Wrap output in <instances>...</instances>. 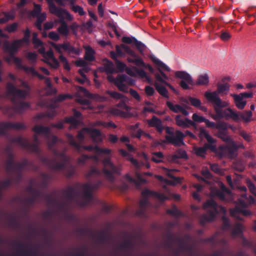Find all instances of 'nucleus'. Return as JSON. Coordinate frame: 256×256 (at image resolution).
I'll return each instance as SVG.
<instances>
[{
  "mask_svg": "<svg viewBox=\"0 0 256 256\" xmlns=\"http://www.w3.org/2000/svg\"><path fill=\"white\" fill-rule=\"evenodd\" d=\"M6 94L14 104V110L16 113H22L24 110L29 108L30 104L27 102H20L18 100H24L28 96V91L17 88L14 84L8 82L6 85Z\"/></svg>",
  "mask_w": 256,
  "mask_h": 256,
  "instance_id": "f257e3e1",
  "label": "nucleus"
},
{
  "mask_svg": "<svg viewBox=\"0 0 256 256\" xmlns=\"http://www.w3.org/2000/svg\"><path fill=\"white\" fill-rule=\"evenodd\" d=\"M85 134H89L92 141L96 144H99L102 141L101 132L99 130L96 128H84L80 130L76 136L79 142H78L76 141L72 135L70 134H68V140L70 144L74 147L78 152H80L82 150L80 143L84 140Z\"/></svg>",
  "mask_w": 256,
  "mask_h": 256,
  "instance_id": "f03ea898",
  "label": "nucleus"
},
{
  "mask_svg": "<svg viewBox=\"0 0 256 256\" xmlns=\"http://www.w3.org/2000/svg\"><path fill=\"white\" fill-rule=\"evenodd\" d=\"M202 208L206 210L207 213L202 214L200 218V222L202 226H204L207 222L214 221L219 213L226 212L224 207L218 204L212 198L206 200L203 204Z\"/></svg>",
  "mask_w": 256,
  "mask_h": 256,
  "instance_id": "7ed1b4c3",
  "label": "nucleus"
},
{
  "mask_svg": "<svg viewBox=\"0 0 256 256\" xmlns=\"http://www.w3.org/2000/svg\"><path fill=\"white\" fill-rule=\"evenodd\" d=\"M175 76L182 80L180 85L184 90L190 89V86H207L209 83V76L208 74L200 75L196 82L194 81L191 76L185 71H177L175 72Z\"/></svg>",
  "mask_w": 256,
  "mask_h": 256,
  "instance_id": "20e7f679",
  "label": "nucleus"
},
{
  "mask_svg": "<svg viewBox=\"0 0 256 256\" xmlns=\"http://www.w3.org/2000/svg\"><path fill=\"white\" fill-rule=\"evenodd\" d=\"M32 162H29L26 158L19 162H15L14 160L8 159L6 164V170L8 174L14 175V180L18 183L22 178V170H28V167L32 166Z\"/></svg>",
  "mask_w": 256,
  "mask_h": 256,
  "instance_id": "39448f33",
  "label": "nucleus"
},
{
  "mask_svg": "<svg viewBox=\"0 0 256 256\" xmlns=\"http://www.w3.org/2000/svg\"><path fill=\"white\" fill-rule=\"evenodd\" d=\"M54 153L56 158L52 159L40 156L41 162L52 170H59L64 169L68 160V157L64 152H60L56 150H54Z\"/></svg>",
  "mask_w": 256,
  "mask_h": 256,
  "instance_id": "423d86ee",
  "label": "nucleus"
},
{
  "mask_svg": "<svg viewBox=\"0 0 256 256\" xmlns=\"http://www.w3.org/2000/svg\"><path fill=\"white\" fill-rule=\"evenodd\" d=\"M143 198L140 202V208L136 212V214L142 218H147V214L146 212V208L150 206V202L148 200V196H152L161 202L168 200V197L162 193L156 192L146 190L142 192Z\"/></svg>",
  "mask_w": 256,
  "mask_h": 256,
  "instance_id": "0eeeda50",
  "label": "nucleus"
},
{
  "mask_svg": "<svg viewBox=\"0 0 256 256\" xmlns=\"http://www.w3.org/2000/svg\"><path fill=\"white\" fill-rule=\"evenodd\" d=\"M103 165L102 172L109 181L113 182L116 175L120 174L121 168L120 165L114 164L110 156L104 158L102 161Z\"/></svg>",
  "mask_w": 256,
  "mask_h": 256,
  "instance_id": "6e6552de",
  "label": "nucleus"
},
{
  "mask_svg": "<svg viewBox=\"0 0 256 256\" xmlns=\"http://www.w3.org/2000/svg\"><path fill=\"white\" fill-rule=\"evenodd\" d=\"M10 141L12 142L18 144L22 148L28 150L40 155V149L38 146L40 140L38 136L36 135L34 136V144H30L28 139L23 138L20 136L12 138Z\"/></svg>",
  "mask_w": 256,
  "mask_h": 256,
  "instance_id": "1a4fd4ad",
  "label": "nucleus"
},
{
  "mask_svg": "<svg viewBox=\"0 0 256 256\" xmlns=\"http://www.w3.org/2000/svg\"><path fill=\"white\" fill-rule=\"evenodd\" d=\"M78 185V184H76L75 188L70 186L64 191V194L66 200V202L58 201L56 204L60 210H65L66 206L69 205L70 202L76 201L80 195Z\"/></svg>",
  "mask_w": 256,
  "mask_h": 256,
  "instance_id": "9d476101",
  "label": "nucleus"
},
{
  "mask_svg": "<svg viewBox=\"0 0 256 256\" xmlns=\"http://www.w3.org/2000/svg\"><path fill=\"white\" fill-rule=\"evenodd\" d=\"M102 184V182L100 180H98L96 183L90 184L86 183L82 185L83 189V196L84 200L78 202V204L84 207L91 203L93 199L92 190L98 189Z\"/></svg>",
  "mask_w": 256,
  "mask_h": 256,
  "instance_id": "9b49d317",
  "label": "nucleus"
},
{
  "mask_svg": "<svg viewBox=\"0 0 256 256\" xmlns=\"http://www.w3.org/2000/svg\"><path fill=\"white\" fill-rule=\"evenodd\" d=\"M122 48L130 56L127 58L128 61L130 63L134 64L138 66H142L148 68L149 71L152 73H154V68L150 65H146L142 58L138 56L131 48L125 44L122 45Z\"/></svg>",
  "mask_w": 256,
  "mask_h": 256,
  "instance_id": "f8f14e48",
  "label": "nucleus"
},
{
  "mask_svg": "<svg viewBox=\"0 0 256 256\" xmlns=\"http://www.w3.org/2000/svg\"><path fill=\"white\" fill-rule=\"evenodd\" d=\"M216 114L212 116V118L216 120L224 118L226 120L232 119L236 122H238L240 120V115L233 110L231 108H228L224 110H220L214 106H213Z\"/></svg>",
  "mask_w": 256,
  "mask_h": 256,
  "instance_id": "ddd939ff",
  "label": "nucleus"
},
{
  "mask_svg": "<svg viewBox=\"0 0 256 256\" xmlns=\"http://www.w3.org/2000/svg\"><path fill=\"white\" fill-rule=\"evenodd\" d=\"M166 132L169 135H166L165 138L166 142L168 144H171L175 146H180L184 145V135L182 132L176 130V136L174 132L172 131L170 128L168 126H164Z\"/></svg>",
  "mask_w": 256,
  "mask_h": 256,
  "instance_id": "4468645a",
  "label": "nucleus"
},
{
  "mask_svg": "<svg viewBox=\"0 0 256 256\" xmlns=\"http://www.w3.org/2000/svg\"><path fill=\"white\" fill-rule=\"evenodd\" d=\"M50 44L60 54H62V50L68 54H75L76 55L80 54L81 52L80 49L75 48L67 40L64 41L62 44H57L54 42H50Z\"/></svg>",
  "mask_w": 256,
  "mask_h": 256,
  "instance_id": "2eb2a0df",
  "label": "nucleus"
},
{
  "mask_svg": "<svg viewBox=\"0 0 256 256\" xmlns=\"http://www.w3.org/2000/svg\"><path fill=\"white\" fill-rule=\"evenodd\" d=\"M238 150V146L234 142L230 146H221L217 148L215 153L220 158L228 157L234 158L236 156V152Z\"/></svg>",
  "mask_w": 256,
  "mask_h": 256,
  "instance_id": "dca6fc26",
  "label": "nucleus"
},
{
  "mask_svg": "<svg viewBox=\"0 0 256 256\" xmlns=\"http://www.w3.org/2000/svg\"><path fill=\"white\" fill-rule=\"evenodd\" d=\"M204 96L208 103L211 104L220 110L222 108L228 106V103L222 100L219 96H216L214 92H205Z\"/></svg>",
  "mask_w": 256,
  "mask_h": 256,
  "instance_id": "f3484780",
  "label": "nucleus"
},
{
  "mask_svg": "<svg viewBox=\"0 0 256 256\" xmlns=\"http://www.w3.org/2000/svg\"><path fill=\"white\" fill-rule=\"evenodd\" d=\"M194 150L197 156L205 158L208 150L215 152L217 151V147L216 144L207 142L205 143L203 146L195 147Z\"/></svg>",
  "mask_w": 256,
  "mask_h": 256,
  "instance_id": "a211bd4d",
  "label": "nucleus"
},
{
  "mask_svg": "<svg viewBox=\"0 0 256 256\" xmlns=\"http://www.w3.org/2000/svg\"><path fill=\"white\" fill-rule=\"evenodd\" d=\"M28 190L32 194V196L24 200V202L27 206H32L39 198H43L44 194L41 190L34 189L32 186H30L28 188Z\"/></svg>",
  "mask_w": 256,
  "mask_h": 256,
  "instance_id": "6ab92c4d",
  "label": "nucleus"
},
{
  "mask_svg": "<svg viewBox=\"0 0 256 256\" xmlns=\"http://www.w3.org/2000/svg\"><path fill=\"white\" fill-rule=\"evenodd\" d=\"M61 17H58L60 18V26H59L57 29L58 32L62 36H68L70 33L69 28L68 27V25L67 23L65 22L64 19L67 20H68L71 21L72 20L73 18L72 16L70 14V19H69L67 18L66 14L65 12H62Z\"/></svg>",
  "mask_w": 256,
  "mask_h": 256,
  "instance_id": "aec40b11",
  "label": "nucleus"
},
{
  "mask_svg": "<svg viewBox=\"0 0 256 256\" xmlns=\"http://www.w3.org/2000/svg\"><path fill=\"white\" fill-rule=\"evenodd\" d=\"M26 126L22 123L0 122V134L6 135V130L10 129L22 130L26 129Z\"/></svg>",
  "mask_w": 256,
  "mask_h": 256,
  "instance_id": "412c9836",
  "label": "nucleus"
},
{
  "mask_svg": "<svg viewBox=\"0 0 256 256\" xmlns=\"http://www.w3.org/2000/svg\"><path fill=\"white\" fill-rule=\"evenodd\" d=\"M122 42L126 44H133L141 54H144L146 46L141 42L138 40L134 37L123 36Z\"/></svg>",
  "mask_w": 256,
  "mask_h": 256,
  "instance_id": "4be33fe9",
  "label": "nucleus"
},
{
  "mask_svg": "<svg viewBox=\"0 0 256 256\" xmlns=\"http://www.w3.org/2000/svg\"><path fill=\"white\" fill-rule=\"evenodd\" d=\"M133 80L125 74L118 76L116 78V85L118 90L123 92H127L128 87L124 84V82H131Z\"/></svg>",
  "mask_w": 256,
  "mask_h": 256,
  "instance_id": "5701e85b",
  "label": "nucleus"
},
{
  "mask_svg": "<svg viewBox=\"0 0 256 256\" xmlns=\"http://www.w3.org/2000/svg\"><path fill=\"white\" fill-rule=\"evenodd\" d=\"M230 214L237 220H242V218L239 216L240 214H242L244 216H248L252 214V212L246 208H240L239 206H236L234 208L230 210Z\"/></svg>",
  "mask_w": 256,
  "mask_h": 256,
  "instance_id": "b1692460",
  "label": "nucleus"
},
{
  "mask_svg": "<svg viewBox=\"0 0 256 256\" xmlns=\"http://www.w3.org/2000/svg\"><path fill=\"white\" fill-rule=\"evenodd\" d=\"M147 123L150 127L154 128L160 134H162L164 128L162 120L155 116H154L151 119L148 120Z\"/></svg>",
  "mask_w": 256,
  "mask_h": 256,
  "instance_id": "393cba45",
  "label": "nucleus"
},
{
  "mask_svg": "<svg viewBox=\"0 0 256 256\" xmlns=\"http://www.w3.org/2000/svg\"><path fill=\"white\" fill-rule=\"evenodd\" d=\"M176 123L177 126L182 128H188L190 126L195 127L196 124L188 118L182 119L180 115H177L175 118Z\"/></svg>",
  "mask_w": 256,
  "mask_h": 256,
  "instance_id": "a878e982",
  "label": "nucleus"
},
{
  "mask_svg": "<svg viewBox=\"0 0 256 256\" xmlns=\"http://www.w3.org/2000/svg\"><path fill=\"white\" fill-rule=\"evenodd\" d=\"M216 87L217 88L216 90L214 92L207 91L206 92H214L216 96H225L230 91V84L227 82H218L216 85Z\"/></svg>",
  "mask_w": 256,
  "mask_h": 256,
  "instance_id": "bb28decb",
  "label": "nucleus"
},
{
  "mask_svg": "<svg viewBox=\"0 0 256 256\" xmlns=\"http://www.w3.org/2000/svg\"><path fill=\"white\" fill-rule=\"evenodd\" d=\"M22 45L20 42H16V40H14L11 44L8 43L4 46L6 51L8 52L11 54V56H14L18 51L19 48Z\"/></svg>",
  "mask_w": 256,
  "mask_h": 256,
  "instance_id": "cd10ccee",
  "label": "nucleus"
},
{
  "mask_svg": "<svg viewBox=\"0 0 256 256\" xmlns=\"http://www.w3.org/2000/svg\"><path fill=\"white\" fill-rule=\"evenodd\" d=\"M230 96L234 98L236 106L239 110H242L244 108L246 102L244 98L237 94H230Z\"/></svg>",
  "mask_w": 256,
  "mask_h": 256,
  "instance_id": "c85d7f7f",
  "label": "nucleus"
},
{
  "mask_svg": "<svg viewBox=\"0 0 256 256\" xmlns=\"http://www.w3.org/2000/svg\"><path fill=\"white\" fill-rule=\"evenodd\" d=\"M32 130L36 134H42L46 137H48L50 130L48 126H44L42 125H36L33 128Z\"/></svg>",
  "mask_w": 256,
  "mask_h": 256,
  "instance_id": "c756f323",
  "label": "nucleus"
},
{
  "mask_svg": "<svg viewBox=\"0 0 256 256\" xmlns=\"http://www.w3.org/2000/svg\"><path fill=\"white\" fill-rule=\"evenodd\" d=\"M86 52L84 58L88 62H93L95 60V52L90 46L84 47Z\"/></svg>",
  "mask_w": 256,
  "mask_h": 256,
  "instance_id": "7c9ffc66",
  "label": "nucleus"
},
{
  "mask_svg": "<svg viewBox=\"0 0 256 256\" xmlns=\"http://www.w3.org/2000/svg\"><path fill=\"white\" fill-rule=\"evenodd\" d=\"M156 91L164 98H168L169 96L168 94V90L163 86L160 84L155 82L154 84Z\"/></svg>",
  "mask_w": 256,
  "mask_h": 256,
  "instance_id": "2f4dec72",
  "label": "nucleus"
},
{
  "mask_svg": "<svg viewBox=\"0 0 256 256\" xmlns=\"http://www.w3.org/2000/svg\"><path fill=\"white\" fill-rule=\"evenodd\" d=\"M200 136H204L206 138L208 142L216 144V140L213 138L208 132L204 128H200Z\"/></svg>",
  "mask_w": 256,
  "mask_h": 256,
  "instance_id": "473e14b6",
  "label": "nucleus"
},
{
  "mask_svg": "<svg viewBox=\"0 0 256 256\" xmlns=\"http://www.w3.org/2000/svg\"><path fill=\"white\" fill-rule=\"evenodd\" d=\"M240 115V120L238 121H240L241 120H242L244 122H250L252 119V113L251 110H246L244 112H236Z\"/></svg>",
  "mask_w": 256,
  "mask_h": 256,
  "instance_id": "72a5a7b5",
  "label": "nucleus"
},
{
  "mask_svg": "<svg viewBox=\"0 0 256 256\" xmlns=\"http://www.w3.org/2000/svg\"><path fill=\"white\" fill-rule=\"evenodd\" d=\"M178 158L188 159L186 152L182 149L177 150L176 152V154L172 156V159L174 160Z\"/></svg>",
  "mask_w": 256,
  "mask_h": 256,
  "instance_id": "f704fd0d",
  "label": "nucleus"
},
{
  "mask_svg": "<svg viewBox=\"0 0 256 256\" xmlns=\"http://www.w3.org/2000/svg\"><path fill=\"white\" fill-rule=\"evenodd\" d=\"M233 168L240 172H243L245 169V164L242 160H237L233 162Z\"/></svg>",
  "mask_w": 256,
  "mask_h": 256,
  "instance_id": "c9c22d12",
  "label": "nucleus"
},
{
  "mask_svg": "<svg viewBox=\"0 0 256 256\" xmlns=\"http://www.w3.org/2000/svg\"><path fill=\"white\" fill-rule=\"evenodd\" d=\"M166 104L167 106L169 108V109L171 111L175 113L180 112L182 108V106L180 104H174L172 102L169 101L166 102Z\"/></svg>",
  "mask_w": 256,
  "mask_h": 256,
  "instance_id": "e433bc0d",
  "label": "nucleus"
},
{
  "mask_svg": "<svg viewBox=\"0 0 256 256\" xmlns=\"http://www.w3.org/2000/svg\"><path fill=\"white\" fill-rule=\"evenodd\" d=\"M24 37L20 40H16V42H20L22 45L23 43L28 44L30 42V32L28 28H26L24 32Z\"/></svg>",
  "mask_w": 256,
  "mask_h": 256,
  "instance_id": "4c0bfd02",
  "label": "nucleus"
},
{
  "mask_svg": "<svg viewBox=\"0 0 256 256\" xmlns=\"http://www.w3.org/2000/svg\"><path fill=\"white\" fill-rule=\"evenodd\" d=\"M12 182L13 180L12 178H8L4 181H0V198L2 196V190L12 185Z\"/></svg>",
  "mask_w": 256,
  "mask_h": 256,
  "instance_id": "58836bf2",
  "label": "nucleus"
},
{
  "mask_svg": "<svg viewBox=\"0 0 256 256\" xmlns=\"http://www.w3.org/2000/svg\"><path fill=\"white\" fill-rule=\"evenodd\" d=\"M218 136L222 139L224 142H232V138L228 134L226 131H218Z\"/></svg>",
  "mask_w": 256,
  "mask_h": 256,
  "instance_id": "ea45409f",
  "label": "nucleus"
},
{
  "mask_svg": "<svg viewBox=\"0 0 256 256\" xmlns=\"http://www.w3.org/2000/svg\"><path fill=\"white\" fill-rule=\"evenodd\" d=\"M152 62L156 64L160 68L164 69V70L167 72H170V69L168 66L166 64H164L163 62L160 61L158 58L154 57L152 58Z\"/></svg>",
  "mask_w": 256,
  "mask_h": 256,
  "instance_id": "a19ab883",
  "label": "nucleus"
},
{
  "mask_svg": "<svg viewBox=\"0 0 256 256\" xmlns=\"http://www.w3.org/2000/svg\"><path fill=\"white\" fill-rule=\"evenodd\" d=\"M176 239L172 234H168L166 236V240L165 242L166 246L168 248H171L172 247L174 242Z\"/></svg>",
  "mask_w": 256,
  "mask_h": 256,
  "instance_id": "79ce46f5",
  "label": "nucleus"
},
{
  "mask_svg": "<svg viewBox=\"0 0 256 256\" xmlns=\"http://www.w3.org/2000/svg\"><path fill=\"white\" fill-rule=\"evenodd\" d=\"M106 62L104 64V71L108 74L113 73L114 70V64L112 62L106 60Z\"/></svg>",
  "mask_w": 256,
  "mask_h": 256,
  "instance_id": "37998d69",
  "label": "nucleus"
},
{
  "mask_svg": "<svg viewBox=\"0 0 256 256\" xmlns=\"http://www.w3.org/2000/svg\"><path fill=\"white\" fill-rule=\"evenodd\" d=\"M153 156L152 158V160L155 162L156 163H160L162 162V158H164V154L162 152H154L152 154Z\"/></svg>",
  "mask_w": 256,
  "mask_h": 256,
  "instance_id": "c03bdc74",
  "label": "nucleus"
},
{
  "mask_svg": "<svg viewBox=\"0 0 256 256\" xmlns=\"http://www.w3.org/2000/svg\"><path fill=\"white\" fill-rule=\"evenodd\" d=\"M106 94H108L112 98L116 100H122L124 97L123 94L114 91L106 90Z\"/></svg>",
  "mask_w": 256,
  "mask_h": 256,
  "instance_id": "a18cd8bd",
  "label": "nucleus"
},
{
  "mask_svg": "<svg viewBox=\"0 0 256 256\" xmlns=\"http://www.w3.org/2000/svg\"><path fill=\"white\" fill-rule=\"evenodd\" d=\"M64 122L70 124L72 126L74 127H76L80 124L79 120L74 116L65 118Z\"/></svg>",
  "mask_w": 256,
  "mask_h": 256,
  "instance_id": "49530a36",
  "label": "nucleus"
},
{
  "mask_svg": "<svg viewBox=\"0 0 256 256\" xmlns=\"http://www.w3.org/2000/svg\"><path fill=\"white\" fill-rule=\"evenodd\" d=\"M211 192L213 195L218 196L220 200H225V194L220 190L217 188H212L211 190Z\"/></svg>",
  "mask_w": 256,
  "mask_h": 256,
  "instance_id": "de8ad7c7",
  "label": "nucleus"
},
{
  "mask_svg": "<svg viewBox=\"0 0 256 256\" xmlns=\"http://www.w3.org/2000/svg\"><path fill=\"white\" fill-rule=\"evenodd\" d=\"M43 198H44L48 205H56L58 202V200L52 198L50 195L48 194H44Z\"/></svg>",
  "mask_w": 256,
  "mask_h": 256,
  "instance_id": "09e8293b",
  "label": "nucleus"
},
{
  "mask_svg": "<svg viewBox=\"0 0 256 256\" xmlns=\"http://www.w3.org/2000/svg\"><path fill=\"white\" fill-rule=\"evenodd\" d=\"M188 99L190 104L196 108L200 107L202 104L200 100L197 98L190 96L188 97Z\"/></svg>",
  "mask_w": 256,
  "mask_h": 256,
  "instance_id": "8fccbe9b",
  "label": "nucleus"
},
{
  "mask_svg": "<svg viewBox=\"0 0 256 256\" xmlns=\"http://www.w3.org/2000/svg\"><path fill=\"white\" fill-rule=\"evenodd\" d=\"M59 60L63 64L64 68L68 71L70 70V67L66 58L62 54H60L59 56Z\"/></svg>",
  "mask_w": 256,
  "mask_h": 256,
  "instance_id": "3c124183",
  "label": "nucleus"
},
{
  "mask_svg": "<svg viewBox=\"0 0 256 256\" xmlns=\"http://www.w3.org/2000/svg\"><path fill=\"white\" fill-rule=\"evenodd\" d=\"M132 246V242L130 240H125L122 244L120 246L119 248L121 250H126L131 248Z\"/></svg>",
  "mask_w": 256,
  "mask_h": 256,
  "instance_id": "603ef678",
  "label": "nucleus"
},
{
  "mask_svg": "<svg viewBox=\"0 0 256 256\" xmlns=\"http://www.w3.org/2000/svg\"><path fill=\"white\" fill-rule=\"evenodd\" d=\"M101 174V172L97 168H92L88 172L87 174L86 177L88 178H90L93 176H99Z\"/></svg>",
  "mask_w": 256,
  "mask_h": 256,
  "instance_id": "864d4df0",
  "label": "nucleus"
},
{
  "mask_svg": "<svg viewBox=\"0 0 256 256\" xmlns=\"http://www.w3.org/2000/svg\"><path fill=\"white\" fill-rule=\"evenodd\" d=\"M10 226L12 228H18L19 227V222L16 216H11L8 220Z\"/></svg>",
  "mask_w": 256,
  "mask_h": 256,
  "instance_id": "5fc2aeb1",
  "label": "nucleus"
},
{
  "mask_svg": "<svg viewBox=\"0 0 256 256\" xmlns=\"http://www.w3.org/2000/svg\"><path fill=\"white\" fill-rule=\"evenodd\" d=\"M154 76L156 80L166 86H168L172 90H174V88L169 84L166 80H164L158 73H154Z\"/></svg>",
  "mask_w": 256,
  "mask_h": 256,
  "instance_id": "6e6d98bb",
  "label": "nucleus"
},
{
  "mask_svg": "<svg viewBox=\"0 0 256 256\" xmlns=\"http://www.w3.org/2000/svg\"><path fill=\"white\" fill-rule=\"evenodd\" d=\"M216 129L218 130V131H226L227 130V125L226 122L222 121L216 122Z\"/></svg>",
  "mask_w": 256,
  "mask_h": 256,
  "instance_id": "4d7b16f0",
  "label": "nucleus"
},
{
  "mask_svg": "<svg viewBox=\"0 0 256 256\" xmlns=\"http://www.w3.org/2000/svg\"><path fill=\"white\" fill-rule=\"evenodd\" d=\"M71 9L76 13H78L80 16H84L86 14L82 7L76 5L71 6Z\"/></svg>",
  "mask_w": 256,
  "mask_h": 256,
  "instance_id": "13d9d810",
  "label": "nucleus"
},
{
  "mask_svg": "<svg viewBox=\"0 0 256 256\" xmlns=\"http://www.w3.org/2000/svg\"><path fill=\"white\" fill-rule=\"evenodd\" d=\"M242 233V226L240 224H237L233 230L232 234L233 236H236Z\"/></svg>",
  "mask_w": 256,
  "mask_h": 256,
  "instance_id": "bf43d9fd",
  "label": "nucleus"
},
{
  "mask_svg": "<svg viewBox=\"0 0 256 256\" xmlns=\"http://www.w3.org/2000/svg\"><path fill=\"white\" fill-rule=\"evenodd\" d=\"M232 38L231 34L227 32L222 30L221 34L220 36V39L223 41H228Z\"/></svg>",
  "mask_w": 256,
  "mask_h": 256,
  "instance_id": "052dcab7",
  "label": "nucleus"
},
{
  "mask_svg": "<svg viewBox=\"0 0 256 256\" xmlns=\"http://www.w3.org/2000/svg\"><path fill=\"white\" fill-rule=\"evenodd\" d=\"M116 64L117 69L120 72H123L124 71L126 68V64L119 60H116Z\"/></svg>",
  "mask_w": 256,
  "mask_h": 256,
  "instance_id": "680f3d73",
  "label": "nucleus"
},
{
  "mask_svg": "<svg viewBox=\"0 0 256 256\" xmlns=\"http://www.w3.org/2000/svg\"><path fill=\"white\" fill-rule=\"evenodd\" d=\"M37 56V54L34 52H28L27 53L26 57L32 62L34 63L36 62Z\"/></svg>",
  "mask_w": 256,
  "mask_h": 256,
  "instance_id": "e2e57ef3",
  "label": "nucleus"
},
{
  "mask_svg": "<svg viewBox=\"0 0 256 256\" xmlns=\"http://www.w3.org/2000/svg\"><path fill=\"white\" fill-rule=\"evenodd\" d=\"M192 118L193 120L192 121L194 122V123L195 122L199 123L204 122L206 120L205 118L202 116H200L198 115L196 113L193 114L192 116Z\"/></svg>",
  "mask_w": 256,
  "mask_h": 256,
  "instance_id": "0e129e2a",
  "label": "nucleus"
},
{
  "mask_svg": "<svg viewBox=\"0 0 256 256\" xmlns=\"http://www.w3.org/2000/svg\"><path fill=\"white\" fill-rule=\"evenodd\" d=\"M247 185L250 192L256 197V188L254 183L250 180H248L247 182Z\"/></svg>",
  "mask_w": 256,
  "mask_h": 256,
  "instance_id": "69168bd1",
  "label": "nucleus"
},
{
  "mask_svg": "<svg viewBox=\"0 0 256 256\" xmlns=\"http://www.w3.org/2000/svg\"><path fill=\"white\" fill-rule=\"evenodd\" d=\"M41 11L40 6L38 4H34V8L32 12V16L34 17H36L41 14Z\"/></svg>",
  "mask_w": 256,
  "mask_h": 256,
  "instance_id": "338daca9",
  "label": "nucleus"
},
{
  "mask_svg": "<svg viewBox=\"0 0 256 256\" xmlns=\"http://www.w3.org/2000/svg\"><path fill=\"white\" fill-rule=\"evenodd\" d=\"M23 70L26 72L30 74L32 76H35L38 74V72L36 71L33 67L24 66Z\"/></svg>",
  "mask_w": 256,
  "mask_h": 256,
  "instance_id": "774afa93",
  "label": "nucleus"
}]
</instances>
